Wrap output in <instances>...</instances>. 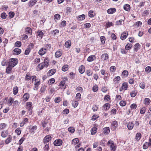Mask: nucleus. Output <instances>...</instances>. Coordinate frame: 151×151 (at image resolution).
I'll return each mask as SVG.
<instances>
[{
  "label": "nucleus",
  "mask_w": 151,
  "mask_h": 151,
  "mask_svg": "<svg viewBox=\"0 0 151 151\" xmlns=\"http://www.w3.org/2000/svg\"><path fill=\"white\" fill-rule=\"evenodd\" d=\"M18 63V60L17 59L11 58L8 62V65L14 67Z\"/></svg>",
  "instance_id": "1"
},
{
  "label": "nucleus",
  "mask_w": 151,
  "mask_h": 151,
  "mask_svg": "<svg viewBox=\"0 0 151 151\" xmlns=\"http://www.w3.org/2000/svg\"><path fill=\"white\" fill-rule=\"evenodd\" d=\"M107 145L110 147L111 151H114L116 150V147L113 141L111 140H109L107 143Z\"/></svg>",
  "instance_id": "2"
},
{
  "label": "nucleus",
  "mask_w": 151,
  "mask_h": 151,
  "mask_svg": "<svg viewBox=\"0 0 151 151\" xmlns=\"http://www.w3.org/2000/svg\"><path fill=\"white\" fill-rule=\"evenodd\" d=\"M62 141L60 139H56L53 142L54 145L56 146H60L62 144Z\"/></svg>",
  "instance_id": "3"
},
{
  "label": "nucleus",
  "mask_w": 151,
  "mask_h": 151,
  "mask_svg": "<svg viewBox=\"0 0 151 151\" xmlns=\"http://www.w3.org/2000/svg\"><path fill=\"white\" fill-rule=\"evenodd\" d=\"M128 87V83L126 82H124L122 83L121 87L120 88L119 91H122L124 89L126 90L127 89Z\"/></svg>",
  "instance_id": "4"
},
{
  "label": "nucleus",
  "mask_w": 151,
  "mask_h": 151,
  "mask_svg": "<svg viewBox=\"0 0 151 151\" xmlns=\"http://www.w3.org/2000/svg\"><path fill=\"white\" fill-rule=\"evenodd\" d=\"M51 137L49 135L46 136L43 139V142L44 143H47L49 142L51 139Z\"/></svg>",
  "instance_id": "5"
},
{
  "label": "nucleus",
  "mask_w": 151,
  "mask_h": 151,
  "mask_svg": "<svg viewBox=\"0 0 151 151\" xmlns=\"http://www.w3.org/2000/svg\"><path fill=\"white\" fill-rule=\"evenodd\" d=\"M111 128L113 130H115L118 127V122L116 121H114L112 122L111 124Z\"/></svg>",
  "instance_id": "6"
},
{
  "label": "nucleus",
  "mask_w": 151,
  "mask_h": 151,
  "mask_svg": "<svg viewBox=\"0 0 151 151\" xmlns=\"http://www.w3.org/2000/svg\"><path fill=\"white\" fill-rule=\"evenodd\" d=\"M109 55L107 53H104L102 54L101 58L103 61L109 59Z\"/></svg>",
  "instance_id": "7"
},
{
  "label": "nucleus",
  "mask_w": 151,
  "mask_h": 151,
  "mask_svg": "<svg viewBox=\"0 0 151 151\" xmlns=\"http://www.w3.org/2000/svg\"><path fill=\"white\" fill-rule=\"evenodd\" d=\"M47 51V50L46 48H42L39 50L38 53L40 55H42L46 53Z\"/></svg>",
  "instance_id": "8"
},
{
  "label": "nucleus",
  "mask_w": 151,
  "mask_h": 151,
  "mask_svg": "<svg viewBox=\"0 0 151 151\" xmlns=\"http://www.w3.org/2000/svg\"><path fill=\"white\" fill-rule=\"evenodd\" d=\"M128 35L127 32H124L121 35L120 38L122 40H125Z\"/></svg>",
  "instance_id": "9"
},
{
  "label": "nucleus",
  "mask_w": 151,
  "mask_h": 151,
  "mask_svg": "<svg viewBox=\"0 0 151 151\" xmlns=\"http://www.w3.org/2000/svg\"><path fill=\"white\" fill-rule=\"evenodd\" d=\"M29 98V94L28 93H24L23 96V100L24 101H27Z\"/></svg>",
  "instance_id": "10"
},
{
  "label": "nucleus",
  "mask_w": 151,
  "mask_h": 151,
  "mask_svg": "<svg viewBox=\"0 0 151 151\" xmlns=\"http://www.w3.org/2000/svg\"><path fill=\"white\" fill-rule=\"evenodd\" d=\"M45 66L42 63L39 64L37 67V70H41Z\"/></svg>",
  "instance_id": "11"
},
{
  "label": "nucleus",
  "mask_w": 151,
  "mask_h": 151,
  "mask_svg": "<svg viewBox=\"0 0 151 151\" xmlns=\"http://www.w3.org/2000/svg\"><path fill=\"white\" fill-rule=\"evenodd\" d=\"M13 54L15 55L19 54L21 52V50L19 48H15L13 50Z\"/></svg>",
  "instance_id": "12"
},
{
  "label": "nucleus",
  "mask_w": 151,
  "mask_h": 151,
  "mask_svg": "<svg viewBox=\"0 0 151 151\" xmlns=\"http://www.w3.org/2000/svg\"><path fill=\"white\" fill-rule=\"evenodd\" d=\"M62 54V52L60 50L57 51L55 53V56L56 58H58L60 57Z\"/></svg>",
  "instance_id": "13"
},
{
  "label": "nucleus",
  "mask_w": 151,
  "mask_h": 151,
  "mask_svg": "<svg viewBox=\"0 0 151 151\" xmlns=\"http://www.w3.org/2000/svg\"><path fill=\"white\" fill-rule=\"evenodd\" d=\"M56 70L55 69H52L49 71L47 73V75L48 76H50L53 75L56 72Z\"/></svg>",
  "instance_id": "14"
},
{
  "label": "nucleus",
  "mask_w": 151,
  "mask_h": 151,
  "mask_svg": "<svg viewBox=\"0 0 151 151\" xmlns=\"http://www.w3.org/2000/svg\"><path fill=\"white\" fill-rule=\"evenodd\" d=\"M37 129V127L35 125L30 128L29 130V132L31 133L34 134L35 131Z\"/></svg>",
  "instance_id": "15"
},
{
  "label": "nucleus",
  "mask_w": 151,
  "mask_h": 151,
  "mask_svg": "<svg viewBox=\"0 0 151 151\" xmlns=\"http://www.w3.org/2000/svg\"><path fill=\"white\" fill-rule=\"evenodd\" d=\"M140 45L139 43L136 44L134 46V50L135 52H137L139 49L140 48Z\"/></svg>",
  "instance_id": "16"
},
{
  "label": "nucleus",
  "mask_w": 151,
  "mask_h": 151,
  "mask_svg": "<svg viewBox=\"0 0 151 151\" xmlns=\"http://www.w3.org/2000/svg\"><path fill=\"white\" fill-rule=\"evenodd\" d=\"M134 124L133 122H129L127 125V127L129 130H132L133 128Z\"/></svg>",
  "instance_id": "17"
},
{
  "label": "nucleus",
  "mask_w": 151,
  "mask_h": 151,
  "mask_svg": "<svg viewBox=\"0 0 151 151\" xmlns=\"http://www.w3.org/2000/svg\"><path fill=\"white\" fill-rule=\"evenodd\" d=\"M116 11V9L114 8H111L107 10V13L109 14H112L115 12Z\"/></svg>",
  "instance_id": "18"
},
{
  "label": "nucleus",
  "mask_w": 151,
  "mask_h": 151,
  "mask_svg": "<svg viewBox=\"0 0 151 151\" xmlns=\"http://www.w3.org/2000/svg\"><path fill=\"white\" fill-rule=\"evenodd\" d=\"M28 119L27 118H24L20 123V126L21 127H23L25 124H26L27 122H28Z\"/></svg>",
  "instance_id": "19"
},
{
  "label": "nucleus",
  "mask_w": 151,
  "mask_h": 151,
  "mask_svg": "<svg viewBox=\"0 0 151 151\" xmlns=\"http://www.w3.org/2000/svg\"><path fill=\"white\" fill-rule=\"evenodd\" d=\"M42 63L45 65V67H47L49 65V60L48 58H46L45 59L44 62Z\"/></svg>",
  "instance_id": "20"
},
{
  "label": "nucleus",
  "mask_w": 151,
  "mask_h": 151,
  "mask_svg": "<svg viewBox=\"0 0 151 151\" xmlns=\"http://www.w3.org/2000/svg\"><path fill=\"white\" fill-rule=\"evenodd\" d=\"M85 18V15L82 14L81 15L78 16L77 17V20L78 21H81L84 20Z\"/></svg>",
  "instance_id": "21"
},
{
  "label": "nucleus",
  "mask_w": 151,
  "mask_h": 151,
  "mask_svg": "<svg viewBox=\"0 0 151 151\" xmlns=\"http://www.w3.org/2000/svg\"><path fill=\"white\" fill-rule=\"evenodd\" d=\"M25 32L26 34H29L30 35L32 34V30L30 27L26 28L25 29Z\"/></svg>",
  "instance_id": "22"
},
{
  "label": "nucleus",
  "mask_w": 151,
  "mask_h": 151,
  "mask_svg": "<svg viewBox=\"0 0 151 151\" xmlns=\"http://www.w3.org/2000/svg\"><path fill=\"white\" fill-rule=\"evenodd\" d=\"M96 59V57L94 55H91L88 57L87 61L88 62H91Z\"/></svg>",
  "instance_id": "23"
},
{
  "label": "nucleus",
  "mask_w": 151,
  "mask_h": 151,
  "mask_svg": "<svg viewBox=\"0 0 151 151\" xmlns=\"http://www.w3.org/2000/svg\"><path fill=\"white\" fill-rule=\"evenodd\" d=\"M8 134V132L7 130L2 131L1 134V137H2L5 138L6 137Z\"/></svg>",
  "instance_id": "24"
},
{
  "label": "nucleus",
  "mask_w": 151,
  "mask_h": 151,
  "mask_svg": "<svg viewBox=\"0 0 151 151\" xmlns=\"http://www.w3.org/2000/svg\"><path fill=\"white\" fill-rule=\"evenodd\" d=\"M79 71L80 73L82 74L85 72V67L83 65H81L79 68Z\"/></svg>",
  "instance_id": "25"
},
{
  "label": "nucleus",
  "mask_w": 151,
  "mask_h": 151,
  "mask_svg": "<svg viewBox=\"0 0 151 151\" xmlns=\"http://www.w3.org/2000/svg\"><path fill=\"white\" fill-rule=\"evenodd\" d=\"M88 15L89 17L92 18L95 16L96 14L94 13L93 11L90 10L88 12Z\"/></svg>",
  "instance_id": "26"
},
{
  "label": "nucleus",
  "mask_w": 151,
  "mask_h": 151,
  "mask_svg": "<svg viewBox=\"0 0 151 151\" xmlns=\"http://www.w3.org/2000/svg\"><path fill=\"white\" fill-rule=\"evenodd\" d=\"M128 74L129 73L127 71L124 70L122 73V76L123 78H126L128 76Z\"/></svg>",
  "instance_id": "27"
},
{
  "label": "nucleus",
  "mask_w": 151,
  "mask_h": 151,
  "mask_svg": "<svg viewBox=\"0 0 151 151\" xmlns=\"http://www.w3.org/2000/svg\"><path fill=\"white\" fill-rule=\"evenodd\" d=\"M110 129L109 127H106L103 129V132L104 134H107L110 132Z\"/></svg>",
  "instance_id": "28"
},
{
  "label": "nucleus",
  "mask_w": 151,
  "mask_h": 151,
  "mask_svg": "<svg viewBox=\"0 0 151 151\" xmlns=\"http://www.w3.org/2000/svg\"><path fill=\"white\" fill-rule=\"evenodd\" d=\"M13 67L11 66L8 65V66L7 67L6 72L7 73H11V71Z\"/></svg>",
  "instance_id": "29"
},
{
  "label": "nucleus",
  "mask_w": 151,
  "mask_h": 151,
  "mask_svg": "<svg viewBox=\"0 0 151 151\" xmlns=\"http://www.w3.org/2000/svg\"><path fill=\"white\" fill-rule=\"evenodd\" d=\"M37 1L36 0H30L29 3V6L30 7H32L36 3Z\"/></svg>",
  "instance_id": "30"
},
{
  "label": "nucleus",
  "mask_w": 151,
  "mask_h": 151,
  "mask_svg": "<svg viewBox=\"0 0 151 151\" xmlns=\"http://www.w3.org/2000/svg\"><path fill=\"white\" fill-rule=\"evenodd\" d=\"M123 8L124 9L127 11H129L130 9V5L127 4H125Z\"/></svg>",
  "instance_id": "31"
},
{
  "label": "nucleus",
  "mask_w": 151,
  "mask_h": 151,
  "mask_svg": "<svg viewBox=\"0 0 151 151\" xmlns=\"http://www.w3.org/2000/svg\"><path fill=\"white\" fill-rule=\"evenodd\" d=\"M97 128L96 127H93L91 130V134L93 135L96 134L97 132Z\"/></svg>",
  "instance_id": "32"
},
{
  "label": "nucleus",
  "mask_w": 151,
  "mask_h": 151,
  "mask_svg": "<svg viewBox=\"0 0 151 151\" xmlns=\"http://www.w3.org/2000/svg\"><path fill=\"white\" fill-rule=\"evenodd\" d=\"M71 45V42L70 40H68L66 41L65 44V46L66 48L70 47Z\"/></svg>",
  "instance_id": "33"
},
{
  "label": "nucleus",
  "mask_w": 151,
  "mask_h": 151,
  "mask_svg": "<svg viewBox=\"0 0 151 151\" xmlns=\"http://www.w3.org/2000/svg\"><path fill=\"white\" fill-rule=\"evenodd\" d=\"M72 106L73 107L76 108L77 107V106H78V101L76 100H73L72 101Z\"/></svg>",
  "instance_id": "34"
},
{
  "label": "nucleus",
  "mask_w": 151,
  "mask_h": 151,
  "mask_svg": "<svg viewBox=\"0 0 151 151\" xmlns=\"http://www.w3.org/2000/svg\"><path fill=\"white\" fill-rule=\"evenodd\" d=\"M141 137V134L140 133H137L136 135L135 139L138 141H139Z\"/></svg>",
  "instance_id": "35"
},
{
  "label": "nucleus",
  "mask_w": 151,
  "mask_h": 151,
  "mask_svg": "<svg viewBox=\"0 0 151 151\" xmlns=\"http://www.w3.org/2000/svg\"><path fill=\"white\" fill-rule=\"evenodd\" d=\"M12 139V137L11 135H9L7 138L5 140V143L6 144H8L10 143Z\"/></svg>",
  "instance_id": "36"
},
{
  "label": "nucleus",
  "mask_w": 151,
  "mask_h": 151,
  "mask_svg": "<svg viewBox=\"0 0 151 151\" xmlns=\"http://www.w3.org/2000/svg\"><path fill=\"white\" fill-rule=\"evenodd\" d=\"M103 108L104 110H108L110 108V105L109 103H106L104 104Z\"/></svg>",
  "instance_id": "37"
},
{
  "label": "nucleus",
  "mask_w": 151,
  "mask_h": 151,
  "mask_svg": "<svg viewBox=\"0 0 151 151\" xmlns=\"http://www.w3.org/2000/svg\"><path fill=\"white\" fill-rule=\"evenodd\" d=\"M132 44L130 43H127L125 47V49L129 50L132 47Z\"/></svg>",
  "instance_id": "38"
},
{
  "label": "nucleus",
  "mask_w": 151,
  "mask_h": 151,
  "mask_svg": "<svg viewBox=\"0 0 151 151\" xmlns=\"http://www.w3.org/2000/svg\"><path fill=\"white\" fill-rule=\"evenodd\" d=\"M18 91V89L17 86L14 87L13 90V93L14 95H16Z\"/></svg>",
  "instance_id": "39"
},
{
  "label": "nucleus",
  "mask_w": 151,
  "mask_h": 151,
  "mask_svg": "<svg viewBox=\"0 0 151 151\" xmlns=\"http://www.w3.org/2000/svg\"><path fill=\"white\" fill-rule=\"evenodd\" d=\"M79 142V140L78 138L73 139L72 141V144L73 145H75Z\"/></svg>",
  "instance_id": "40"
},
{
  "label": "nucleus",
  "mask_w": 151,
  "mask_h": 151,
  "mask_svg": "<svg viewBox=\"0 0 151 151\" xmlns=\"http://www.w3.org/2000/svg\"><path fill=\"white\" fill-rule=\"evenodd\" d=\"M37 35L42 39L43 35V32L41 30H38L37 32Z\"/></svg>",
  "instance_id": "41"
},
{
  "label": "nucleus",
  "mask_w": 151,
  "mask_h": 151,
  "mask_svg": "<svg viewBox=\"0 0 151 151\" xmlns=\"http://www.w3.org/2000/svg\"><path fill=\"white\" fill-rule=\"evenodd\" d=\"M6 126V124L4 123H2L0 124V131L5 128Z\"/></svg>",
  "instance_id": "42"
},
{
  "label": "nucleus",
  "mask_w": 151,
  "mask_h": 151,
  "mask_svg": "<svg viewBox=\"0 0 151 151\" xmlns=\"http://www.w3.org/2000/svg\"><path fill=\"white\" fill-rule=\"evenodd\" d=\"M13 101V99L12 97H10L9 98L8 100L7 104H8L9 106H10L12 105Z\"/></svg>",
  "instance_id": "43"
},
{
  "label": "nucleus",
  "mask_w": 151,
  "mask_h": 151,
  "mask_svg": "<svg viewBox=\"0 0 151 151\" xmlns=\"http://www.w3.org/2000/svg\"><path fill=\"white\" fill-rule=\"evenodd\" d=\"M144 102L146 105H148L150 103V100L149 98H145L144 99Z\"/></svg>",
  "instance_id": "44"
},
{
  "label": "nucleus",
  "mask_w": 151,
  "mask_h": 151,
  "mask_svg": "<svg viewBox=\"0 0 151 151\" xmlns=\"http://www.w3.org/2000/svg\"><path fill=\"white\" fill-rule=\"evenodd\" d=\"M60 18V16L58 14H57L54 16V19L55 20V21H56L57 20H59Z\"/></svg>",
  "instance_id": "45"
},
{
  "label": "nucleus",
  "mask_w": 151,
  "mask_h": 151,
  "mask_svg": "<svg viewBox=\"0 0 151 151\" xmlns=\"http://www.w3.org/2000/svg\"><path fill=\"white\" fill-rule=\"evenodd\" d=\"M15 132L18 135H19L21 132V130L20 129V128H18L16 129L15 131Z\"/></svg>",
  "instance_id": "46"
},
{
  "label": "nucleus",
  "mask_w": 151,
  "mask_h": 151,
  "mask_svg": "<svg viewBox=\"0 0 151 151\" xmlns=\"http://www.w3.org/2000/svg\"><path fill=\"white\" fill-rule=\"evenodd\" d=\"M86 73L88 76H90L92 75L93 72L91 70L89 69L86 71Z\"/></svg>",
  "instance_id": "47"
},
{
  "label": "nucleus",
  "mask_w": 151,
  "mask_h": 151,
  "mask_svg": "<svg viewBox=\"0 0 151 151\" xmlns=\"http://www.w3.org/2000/svg\"><path fill=\"white\" fill-rule=\"evenodd\" d=\"M68 65H63L62 68V70L63 71H66L68 69Z\"/></svg>",
  "instance_id": "48"
},
{
  "label": "nucleus",
  "mask_w": 151,
  "mask_h": 151,
  "mask_svg": "<svg viewBox=\"0 0 151 151\" xmlns=\"http://www.w3.org/2000/svg\"><path fill=\"white\" fill-rule=\"evenodd\" d=\"M66 24V21L65 20H63L61 22L59 26L60 27H64L65 26Z\"/></svg>",
  "instance_id": "49"
},
{
  "label": "nucleus",
  "mask_w": 151,
  "mask_h": 151,
  "mask_svg": "<svg viewBox=\"0 0 151 151\" xmlns=\"http://www.w3.org/2000/svg\"><path fill=\"white\" fill-rule=\"evenodd\" d=\"M145 70L147 73H150L151 71V67L149 66L146 67L145 68Z\"/></svg>",
  "instance_id": "50"
},
{
  "label": "nucleus",
  "mask_w": 151,
  "mask_h": 151,
  "mask_svg": "<svg viewBox=\"0 0 151 151\" xmlns=\"http://www.w3.org/2000/svg\"><path fill=\"white\" fill-rule=\"evenodd\" d=\"M31 49L30 47L27 48L25 50V54L26 55H28L30 52Z\"/></svg>",
  "instance_id": "51"
},
{
  "label": "nucleus",
  "mask_w": 151,
  "mask_h": 151,
  "mask_svg": "<svg viewBox=\"0 0 151 151\" xmlns=\"http://www.w3.org/2000/svg\"><path fill=\"white\" fill-rule=\"evenodd\" d=\"M32 78L30 74H27L25 76V80L26 81H29Z\"/></svg>",
  "instance_id": "52"
},
{
  "label": "nucleus",
  "mask_w": 151,
  "mask_h": 151,
  "mask_svg": "<svg viewBox=\"0 0 151 151\" xmlns=\"http://www.w3.org/2000/svg\"><path fill=\"white\" fill-rule=\"evenodd\" d=\"M120 77L119 76H117L114 79L113 81L115 83H116L120 80Z\"/></svg>",
  "instance_id": "53"
},
{
  "label": "nucleus",
  "mask_w": 151,
  "mask_h": 151,
  "mask_svg": "<svg viewBox=\"0 0 151 151\" xmlns=\"http://www.w3.org/2000/svg\"><path fill=\"white\" fill-rule=\"evenodd\" d=\"M75 130L74 128L73 127H70L68 128V131L72 133H74Z\"/></svg>",
  "instance_id": "54"
},
{
  "label": "nucleus",
  "mask_w": 151,
  "mask_h": 151,
  "mask_svg": "<svg viewBox=\"0 0 151 151\" xmlns=\"http://www.w3.org/2000/svg\"><path fill=\"white\" fill-rule=\"evenodd\" d=\"M139 86L142 89H144L145 88V83L142 82L139 84Z\"/></svg>",
  "instance_id": "55"
},
{
  "label": "nucleus",
  "mask_w": 151,
  "mask_h": 151,
  "mask_svg": "<svg viewBox=\"0 0 151 151\" xmlns=\"http://www.w3.org/2000/svg\"><path fill=\"white\" fill-rule=\"evenodd\" d=\"M113 23L111 22H107L106 24V26L107 28L110 27L111 26H113Z\"/></svg>",
  "instance_id": "56"
},
{
  "label": "nucleus",
  "mask_w": 151,
  "mask_h": 151,
  "mask_svg": "<svg viewBox=\"0 0 151 151\" xmlns=\"http://www.w3.org/2000/svg\"><path fill=\"white\" fill-rule=\"evenodd\" d=\"M65 81H61L60 83V85L61 87L62 88H65V87H64L65 84Z\"/></svg>",
  "instance_id": "57"
},
{
  "label": "nucleus",
  "mask_w": 151,
  "mask_h": 151,
  "mask_svg": "<svg viewBox=\"0 0 151 151\" xmlns=\"http://www.w3.org/2000/svg\"><path fill=\"white\" fill-rule=\"evenodd\" d=\"M120 105L121 106H125L126 104V102L124 101H121L119 103Z\"/></svg>",
  "instance_id": "58"
},
{
  "label": "nucleus",
  "mask_w": 151,
  "mask_h": 151,
  "mask_svg": "<svg viewBox=\"0 0 151 151\" xmlns=\"http://www.w3.org/2000/svg\"><path fill=\"white\" fill-rule=\"evenodd\" d=\"M49 146L48 144H46L45 145L43 148L44 150L46 151H48L49 149Z\"/></svg>",
  "instance_id": "59"
},
{
  "label": "nucleus",
  "mask_w": 151,
  "mask_h": 151,
  "mask_svg": "<svg viewBox=\"0 0 151 151\" xmlns=\"http://www.w3.org/2000/svg\"><path fill=\"white\" fill-rule=\"evenodd\" d=\"M149 146L147 142H145L143 146V148L144 149H146Z\"/></svg>",
  "instance_id": "60"
},
{
  "label": "nucleus",
  "mask_w": 151,
  "mask_h": 151,
  "mask_svg": "<svg viewBox=\"0 0 151 151\" xmlns=\"http://www.w3.org/2000/svg\"><path fill=\"white\" fill-rule=\"evenodd\" d=\"M55 81V80L54 78H52L50 79L48 81V83L49 84H51L54 83Z\"/></svg>",
  "instance_id": "61"
},
{
  "label": "nucleus",
  "mask_w": 151,
  "mask_h": 151,
  "mask_svg": "<svg viewBox=\"0 0 151 151\" xmlns=\"http://www.w3.org/2000/svg\"><path fill=\"white\" fill-rule=\"evenodd\" d=\"M1 18L3 19H5L6 18L7 15L5 13H2L1 15Z\"/></svg>",
  "instance_id": "62"
},
{
  "label": "nucleus",
  "mask_w": 151,
  "mask_h": 151,
  "mask_svg": "<svg viewBox=\"0 0 151 151\" xmlns=\"http://www.w3.org/2000/svg\"><path fill=\"white\" fill-rule=\"evenodd\" d=\"M40 81L37 79H35V86H38L40 84Z\"/></svg>",
  "instance_id": "63"
},
{
  "label": "nucleus",
  "mask_w": 151,
  "mask_h": 151,
  "mask_svg": "<svg viewBox=\"0 0 151 151\" xmlns=\"http://www.w3.org/2000/svg\"><path fill=\"white\" fill-rule=\"evenodd\" d=\"M15 45L16 47H19L21 45V43L19 41H17L15 43Z\"/></svg>",
  "instance_id": "64"
}]
</instances>
